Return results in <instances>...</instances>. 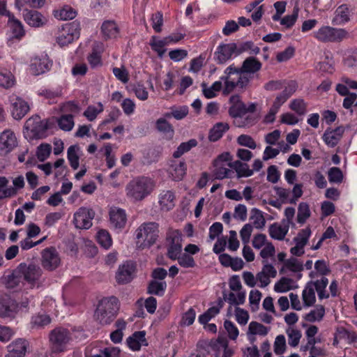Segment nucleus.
<instances>
[{
  "label": "nucleus",
  "instance_id": "nucleus-1",
  "mask_svg": "<svg viewBox=\"0 0 357 357\" xmlns=\"http://www.w3.org/2000/svg\"><path fill=\"white\" fill-rule=\"evenodd\" d=\"M155 188L154 181L148 176H137L130 181L126 187V196L135 201H142L149 196Z\"/></svg>",
  "mask_w": 357,
  "mask_h": 357
},
{
  "label": "nucleus",
  "instance_id": "nucleus-2",
  "mask_svg": "<svg viewBox=\"0 0 357 357\" xmlns=\"http://www.w3.org/2000/svg\"><path fill=\"white\" fill-rule=\"evenodd\" d=\"M231 68L237 67L234 63L231 64L226 68L224 70V75L220 77L221 81L224 82L225 84L224 94H229L235 89L245 90L251 80V77L248 75L239 72L235 73L232 70H229Z\"/></svg>",
  "mask_w": 357,
  "mask_h": 357
},
{
  "label": "nucleus",
  "instance_id": "nucleus-3",
  "mask_svg": "<svg viewBox=\"0 0 357 357\" xmlns=\"http://www.w3.org/2000/svg\"><path fill=\"white\" fill-rule=\"evenodd\" d=\"M119 310V300L115 296L104 298L96 308L95 316L102 325L109 324Z\"/></svg>",
  "mask_w": 357,
  "mask_h": 357
},
{
  "label": "nucleus",
  "instance_id": "nucleus-4",
  "mask_svg": "<svg viewBox=\"0 0 357 357\" xmlns=\"http://www.w3.org/2000/svg\"><path fill=\"white\" fill-rule=\"evenodd\" d=\"M159 225L155 222L142 223L135 231L137 244L140 248L153 245L158 238Z\"/></svg>",
  "mask_w": 357,
  "mask_h": 357
},
{
  "label": "nucleus",
  "instance_id": "nucleus-5",
  "mask_svg": "<svg viewBox=\"0 0 357 357\" xmlns=\"http://www.w3.org/2000/svg\"><path fill=\"white\" fill-rule=\"evenodd\" d=\"M70 340L71 333L66 328L58 327L50 333V346L54 353L64 351Z\"/></svg>",
  "mask_w": 357,
  "mask_h": 357
},
{
  "label": "nucleus",
  "instance_id": "nucleus-6",
  "mask_svg": "<svg viewBox=\"0 0 357 357\" xmlns=\"http://www.w3.org/2000/svg\"><path fill=\"white\" fill-rule=\"evenodd\" d=\"M347 35L345 29L329 26H324L314 33V38L322 43L340 42L347 38Z\"/></svg>",
  "mask_w": 357,
  "mask_h": 357
},
{
  "label": "nucleus",
  "instance_id": "nucleus-7",
  "mask_svg": "<svg viewBox=\"0 0 357 357\" xmlns=\"http://www.w3.org/2000/svg\"><path fill=\"white\" fill-rule=\"evenodd\" d=\"M231 155L229 153L225 152L221 153L213 161V174L216 179H223L229 177L231 171L229 167H232V163L230 162Z\"/></svg>",
  "mask_w": 357,
  "mask_h": 357
},
{
  "label": "nucleus",
  "instance_id": "nucleus-8",
  "mask_svg": "<svg viewBox=\"0 0 357 357\" xmlns=\"http://www.w3.org/2000/svg\"><path fill=\"white\" fill-rule=\"evenodd\" d=\"M79 24L73 22L66 24L59 32L56 41L60 46H66L71 43L74 40L79 37Z\"/></svg>",
  "mask_w": 357,
  "mask_h": 357
},
{
  "label": "nucleus",
  "instance_id": "nucleus-9",
  "mask_svg": "<svg viewBox=\"0 0 357 357\" xmlns=\"http://www.w3.org/2000/svg\"><path fill=\"white\" fill-rule=\"evenodd\" d=\"M50 128L49 121L46 119L40 120L38 116L29 118L24 126V128L27 131H30L33 137L36 138L44 137Z\"/></svg>",
  "mask_w": 357,
  "mask_h": 357
},
{
  "label": "nucleus",
  "instance_id": "nucleus-10",
  "mask_svg": "<svg viewBox=\"0 0 357 357\" xmlns=\"http://www.w3.org/2000/svg\"><path fill=\"white\" fill-rule=\"evenodd\" d=\"M61 259L54 247L46 248L41 252V265L47 271L55 270L60 264Z\"/></svg>",
  "mask_w": 357,
  "mask_h": 357
},
{
  "label": "nucleus",
  "instance_id": "nucleus-11",
  "mask_svg": "<svg viewBox=\"0 0 357 357\" xmlns=\"http://www.w3.org/2000/svg\"><path fill=\"white\" fill-rule=\"evenodd\" d=\"M95 212L91 208L81 207L74 214V223L77 228L89 229L92 225V220L94 218Z\"/></svg>",
  "mask_w": 357,
  "mask_h": 357
},
{
  "label": "nucleus",
  "instance_id": "nucleus-12",
  "mask_svg": "<svg viewBox=\"0 0 357 357\" xmlns=\"http://www.w3.org/2000/svg\"><path fill=\"white\" fill-rule=\"evenodd\" d=\"M236 45L235 43L220 44L214 53V59L218 64H225L232 56H236Z\"/></svg>",
  "mask_w": 357,
  "mask_h": 357
},
{
  "label": "nucleus",
  "instance_id": "nucleus-13",
  "mask_svg": "<svg viewBox=\"0 0 357 357\" xmlns=\"http://www.w3.org/2000/svg\"><path fill=\"white\" fill-rule=\"evenodd\" d=\"M167 240L170 242L167 248V256L169 259L176 260L181 255V234L178 230L173 231L169 234Z\"/></svg>",
  "mask_w": 357,
  "mask_h": 357
},
{
  "label": "nucleus",
  "instance_id": "nucleus-14",
  "mask_svg": "<svg viewBox=\"0 0 357 357\" xmlns=\"http://www.w3.org/2000/svg\"><path fill=\"white\" fill-rule=\"evenodd\" d=\"M261 67L262 63L259 59L255 56H248L243 61L241 67L231 68L229 70L239 72L251 77L250 75L259 72Z\"/></svg>",
  "mask_w": 357,
  "mask_h": 357
},
{
  "label": "nucleus",
  "instance_id": "nucleus-15",
  "mask_svg": "<svg viewBox=\"0 0 357 357\" xmlns=\"http://www.w3.org/2000/svg\"><path fill=\"white\" fill-rule=\"evenodd\" d=\"M10 101L11 115L16 120L22 119L30 109L29 104L19 96L13 95Z\"/></svg>",
  "mask_w": 357,
  "mask_h": 357
},
{
  "label": "nucleus",
  "instance_id": "nucleus-16",
  "mask_svg": "<svg viewBox=\"0 0 357 357\" xmlns=\"http://www.w3.org/2000/svg\"><path fill=\"white\" fill-rule=\"evenodd\" d=\"M135 266L132 261H126L120 265L116 273V280L119 284H127L133 278Z\"/></svg>",
  "mask_w": 357,
  "mask_h": 357
},
{
  "label": "nucleus",
  "instance_id": "nucleus-17",
  "mask_svg": "<svg viewBox=\"0 0 357 357\" xmlns=\"http://www.w3.org/2000/svg\"><path fill=\"white\" fill-rule=\"evenodd\" d=\"M110 224L115 229H123L127 222L126 211L123 208L112 206L109 211Z\"/></svg>",
  "mask_w": 357,
  "mask_h": 357
},
{
  "label": "nucleus",
  "instance_id": "nucleus-18",
  "mask_svg": "<svg viewBox=\"0 0 357 357\" xmlns=\"http://www.w3.org/2000/svg\"><path fill=\"white\" fill-rule=\"evenodd\" d=\"M20 268L24 275V280L31 284L39 280L43 273L40 266L34 264L29 265L20 264Z\"/></svg>",
  "mask_w": 357,
  "mask_h": 357
},
{
  "label": "nucleus",
  "instance_id": "nucleus-19",
  "mask_svg": "<svg viewBox=\"0 0 357 357\" xmlns=\"http://www.w3.org/2000/svg\"><path fill=\"white\" fill-rule=\"evenodd\" d=\"M17 145V137L13 131L6 130L1 133L0 151L8 153L16 147Z\"/></svg>",
  "mask_w": 357,
  "mask_h": 357
},
{
  "label": "nucleus",
  "instance_id": "nucleus-20",
  "mask_svg": "<svg viewBox=\"0 0 357 357\" xmlns=\"http://www.w3.org/2000/svg\"><path fill=\"white\" fill-rule=\"evenodd\" d=\"M51 63L47 56H35L31 61L30 71L34 75L45 73L50 70Z\"/></svg>",
  "mask_w": 357,
  "mask_h": 357
},
{
  "label": "nucleus",
  "instance_id": "nucleus-21",
  "mask_svg": "<svg viewBox=\"0 0 357 357\" xmlns=\"http://www.w3.org/2000/svg\"><path fill=\"white\" fill-rule=\"evenodd\" d=\"M215 357H232L234 351L228 347V340L225 337H218L211 344Z\"/></svg>",
  "mask_w": 357,
  "mask_h": 357
},
{
  "label": "nucleus",
  "instance_id": "nucleus-22",
  "mask_svg": "<svg viewBox=\"0 0 357 357\" xmlns=\"http://www.w3.org/2000/svg\"><path fill=\"white\" fill-rule=\"evenodd\" d=\"M231 104L229 114L231 117H241L246 114V105L241 100L238 95H233L229 98Z\"/></svg>",
  "mask_w": 357,
  "mask_h": 357
},
{
  "label": "nucleus",
  "instance_id": "nucleus-23",
  "mask_svg": "<svg viewBox=\"0 0 357 357\" xmlns=\"http://www.w3.org/2000/svg\"><path fill=\"white\" fill-rule=\"evenodd\" d=\"M187 165L185 160H172L169 173L174 181H181L186 174Z\"/></svg>",
  "mask_w": 357,
  "mask_h": 357
},
{
  "label": "nucleus",
  "instance_id": "nucleus-24",
  "mask_svg": "<svg viewBox=\"0 0 357 357\" xmlns=\"http://www.w3.org/2000/svg\"><path fill=\"white\" fill-rule=\"evenodd\" d=\"M144 331H136L126 339L128 347L132 351H139L142 345H148Z\"/></svg>",
  "mask_w": 357,
  "mask_h": 357
},
{
  "label": "nucleus",
  "instance_id": "nucleus-25",
  "mask_svg": "<svg viewBox=\"0 0 357 357\" xmlns=\"http://www.w3.org/2000/svg\"><path fill=\"white\" fill-rule=\"evenodd\" d=\"M155 127L156 130L162 135L164 139L171 140L174 137V128L165 119H158L155 121Z\"/></svg>",
  "mask_w": 357,
  "mask_h": 357
},
{
  "label": "nucleus",
  "instance_id": "nucleus-26",
  "mask_svg": "<svg viewBox=\"0 0 357 357\" xmlns=\"http://www.w3.org/2000/svg\"><path fill=\"white\" fill-rule=\"evenodd\" d=\"M8 357H24L26 351V342L23 339H17L8 346Z\"/></svg>",
  "mask_w": 357,
  "mask_h": 357
},
{
  "label": "nucleus",
  "instance_id": "nucleus-27",
  "mask_svg": "<svg viewBox=\"0 0 357 357\" xmlns=\"http://www.w3.org/2000/svg\"><path fill=\"white\" fill-rule=\"evenodd\" d=\"M175 195L172 190H163L159 195V204L162 211H168L175 206Z\"/></svg>",
  "mask_w": 357,
  "mask_h": 357
},
{
  "label": "nucleus",
  "instance_id": "nucleus-28",
  "mask_svg": "<svg viewBox=\"0 0 357 357\" xmlns=\"http://www.w3.org/2000/svg\"><path fill=\"white\" fill-rule=\"evenodd\" d=\"M282 224V225L275 222L269 227V235L272 238L279 241L283 240L284 238L289 231V225H287L286 223Z\"/></svg>",
  "mask_w": 357,
  "mask_h": 357
},
{
  "label": "nucleus",
  "instance_id": "nucleus-29",
  "mask_svg": "<svg viewBox=\"0 0 357 357\" xmlns=\"http://www.w3.org/2000/svg\"><path fill=\"white\" fill-rule=\"evenodd\" d=\"M101 31L105 38H115L119 33V28L115 21L106 20L102 24Z\"/></svg>",
  "mask_w": 357,
  "mask_h": 357
},
{
  "label": "nucleus",
  "instance_id": "nucleus-30",
  "mask_svg": "<svg viewBox=\"0 0 357 357\" xmlns=\"http://www.w3.org/2000/svg\"><path fill=\"white\" fill-rule=\"evenodd\" d=\"M24 18L29 25L34 27H39L45 23V18L36 10H26Z\"/></svg>",
  "mask_w": 357,
  "mask_h": 357
},
{
  "label": "nucleus",
  "instance_id": "nucleus-31",
  "mask_svg": "<svg viewBox=\"0 0 357 357\" xmlns=\"http://www.w3.org/2000/svg\"><path fill=\"white\" fill-rule=\"evenodd\" d=\"M349 13L350 11L347 5L342 4L335 11V16L333 20V24L341 25L348 22L350 20Z\"/></svg>",
  "mask_w": 357,
  "mask_h": 357
},
{
  "label": "nucleus",
  "instance_id": "nucleus-32",
  "mask_svg": "<svg viewBox=\"0 0 357 357\" xmlns=\"http://www.w3.org/2000/svg\"><path fill=\"white\" fill-rule=\"evenodd\" d=\"M236 56H238L244 52H248L251 55H257L259 53L260 49L256 46L252 41H245L236 43Z\"/></svg>",
  "mask_w": 357,
  "mask_h": 357
},
{
  "label": "nucleus",
  "instance_id": "nucleus-33",
  "mask_svg": "<svg viewBox=\"0 0 357 357\" xmlns=\"http://www.w3.org/2000/svg\"><path fill=\"white\" fill-rule=\"evenodd\" d=\"M16 312V305L13 301L3 299L0 302V317H14Z\"/></svg>",
  "mask_w": 357,
  "mask_h": 357
},
{
  "label": "nucleus",
  "instance_id": "nucleus-34",
  "mask_svg": "<svg viewBox=\"0 0 357 357\" xmlns=\"http://www.w3.org/2000/svg\"><path fill=\"white\" fill-rule=\"evenodd\" d=\"M221 79L219 81L215 82L211 86H208L207 84L205 82H202L201 84V87L202 89L203 95L208 99H211L215 98L217 96V92H219L222 87Z\"/></svg>",
  "mask_w": 357,
  "mask_h": 357
},
{
  "label": "nucleus",
  "instance_id": "nucleus-35",
  "mask_svg": "<svg viewBox=\"0 0 357 357\" xmlns=\"http://www.w3.org/2000/svg\"><path fill=\"white\" fill-rule=\"evenodd\" d=\"M229 128V124L227 123H218L210 130L208 139L211 142H216L219 140L223 134Z\"/></svg>",
  "mask_w": 357,
  "mask_h": 357
},
{
  "label": "nucleus",
  "instance_id": "nucleus-36",
  "mask_svg": "<svg viewBox=\"0 0 357 357\" xmlns=\"http://www.w3.org/2000/svg\"><path fill=\"white\" fill-rule=\"evenodd\" d=\"M8 26L15 38H21L24 35V30L20 21L13 15L8 20Z\"/></svg>",
  "mask_w": 357,
  "mask_h": 357
},
{
  "label": "nucleus",
  "instance_id": "nucleus-37",
  "mask_svg": "<svg viewBox=\"0 0 357 357\" xmlns=\"http://www.w3.org/2000/svg\"><path fill=\"white\" fill-rule=\"evenodd\" d=\"M80 148L77 145L70 146L67 151V158L71 167L73 169H77L79 167V160Z\"/></svg>",
  "mask_w": 357,
  "mask_h": 357
},
{
  "label": "nucleus",
  "instance_id": "nucleus-38",
  "mask_svg": "<svg viewBox=\"0 0 357 357\" xmlns=\"http://www.w3.org/2000/svg\"><path fill=\"white\" fill-rule=\"evenodd\" d=\"M149 45L151 49L154 52H157L158 56L160 57H162L166 52V50L164 47L167 45H169L165 38L162 40H159L155 36L151 37Z\"/></svg>",
  "mask_w": 357,
  "mask_h": 357
},
{
  "label": "nucleus",
  "instance_id": "nucleus-39",
  "mask_svg": "<svg viewBox=\"0 0 357 357\" xmlns=\"http://www.w3.org/2000/svg\"><path fill=\"white\" fill-rule=\"evenodd\" d=\"M57 123L61 130L66 132L70 131L75 126L74 116L63 114L57 119Z\"/></svg>",
  "mask_w": 357,
  "mask_h": 357
},
{
  "label": "nucleus",
  "instance_id": "nucleus-40",
  "mask_svg": "<svg viewBox=\"0 0 357 357\" xmlns=\"http://www.w3.org/2000/svg\"><path fill=\"white\" fill-rule=\"evenodd\" d=\"M197 145V141L195 139H191L188 142H182L173 153L172 155L174 158H179L181 155L190 151Z\"/></svg>",
  "mask_w": 357,
  "mask_h": 357
},
{
  "label": "nucleus",
  "instance_id": "nucleus-41",
  "mask_svg": "<svg viewBox=\"0 0 357 357\" xmlns=\"http://www.w3.org/2000/svg\"><path fill=\"white\" fill-rule=\"evenodd\" d=\"M325 314V308L321 305H318L315 308L306 314L304 319L309 322L321 321Z\"/></svg>",
  "mask_w": 357,
  "mask_h": 357
},
{
  "label": "nucleus",
  "instance_id": "nucleus-42",
  "mask_svg": "<svg viewBox=\"0 0 357 357\" xmlns=\"http://www.w3.org/2000/svg\"><path fill=\"white\" fill-rule=\"evenodd\" d=\"M166 289V282L152 280L149 284L148 293L161 296L165 294Z\"/></svg>",
  "mask_w": 357,
  "mask_h": 357
},
{
  "label": "nucleus",
  "instance_id": "nucleus-43",
  "mask_svg": "<svg viewBox=\"0 0 357 357\" xmlns=\"http://www.w3.org/2000/svg\"><path fill=\"white\" fill-rule=\"evenodd\" d=\"M9 180L6 176H0V200L13 197L14 190L8 186Z\"/></svg>",
  "mask_w": 357,
  "mask_h": 357
},
{
  "label": "nucleus",
  "instance_id": "nucleus-44",
  "mask_svg": "<svg viewBox=\"0 0 357 357\" xmlns=\"http://www.w3.org/2000/svg\"><path fill=\"white\" fill-rule=\"evenodd\" d=\"M309 284H312V287L315 288L318 294V297L320 300L329 297V294H326L325 291V289L328 284V280L326 278L322 277L321 280H318Z\"/></svg>",
  "mask_w": 357,
  "mask_h": 357
},
{
  "label": "nucleus",
  "instance_id": "nucleus-45",
  "mask_svg": "<svg viewBox=\"0 0 357 357\" xmlns=\"http://www.w3.org/2000/svg\"><path fill=\"white\" fill-rule=\"evenodd\" d=\"M303 303L305 306L310 307L314 305L316 301L314 289L312 284H308L303 291L302 294Z\"/></svg>",
  "mask_w": 357,
  "mask_h": 357
},
{
  "label": "nucleus",
  "instance_id": "nucleus-46",
  "mask_svg": "<svg viewBox=\"0 0 357 357\" xmlns=\"http://www.w3.org/2000/svg\"><path fill=\"white\" fill-rule=\"evenodd\" d=\"M76 11L69 6H65L54 12V17L61 20H68L75 18Z\"/></svg>",
  "mask_w": 357,
  "mask_h": 357
},
{
  "label": "nucleus",
  "instance_id": "nucleus-47",
  "mask_svg": "<svg viewBox=\"0 0 357 357\" xmlns=\"http://www.w3.org/2000/svg\"><path fill=\"white\" fill-rule=\"evenodd\" d=\"M232 167L236 170L238 177H248L253 174V170L249 168L248 165L239 160L234 162Z\"/></svg>",
  "mask_w": 357,
  "mask_h": 357
},
{
  "label": "nucleus",
  "instance_id": "nucleus-48",
  "mask_svg": "<svg viewBox=\"0 0 357 357\" xmlns=\"http://www.w3.org/2000/svg\"><path fill=\"white\" fill-rule=\"evenodd\" d=\"M310 215L309 205L305 202H301L298 207L297 222L299 224H304Z\"/></svg>",
  "mask_w": 357,
  "mask_h": 357
},
{
  "label": "nucleus",
  "instance_id": "nucleus-49",
  "mask_svg": "<svg viewBox=\"0 0 357 357\" xmlns=\"http://www.w3.org/2000/svg\"><path fill=\"white\" fill-rule=\"evenodd\" d=\"M251 213L250 219L252 220L253 225L257 229H262L266 224V220L262 212L257 208H252Z\"/></svg>",
  "mask_w": 357,
  "mask_h": 357
},
{
  "label": "nucleus",
  "instance_id": "nucleus-50",
  "mask_svg": "<svg viewBox=\"0 0 357 357\" xmlns=\"http://www.w3.org/2000/svg\"><path fill=\"white\" fill-rule=\"evenodd\" d=\"M268 333V328L261 324L256 321H251L248 326V335H266Z\"/></svg>",
  "mask_w": 357,
  "mask_h": 357
},
{
  "label": "nucleus",
  "instance_id": "nucleus-51",
  "mask_svg": "<svg viewBox=\"0 0 357 357\" xmlns=\"http://www.w3.org/2000/svg\"><path fill=\"white\" fill-rule=\"evenodd\" d=\"M103 111V105L99 102L98 107L89 106L84 111L83 115L90 121H94L98 114Z\"/></svg>",
  "mask_w": 357,
  "mask_h": 357
},
{
  "label": "nucleus",
  "instance_id": "nucleus-52",
  "mask_svg": "<svg viewBox=\"0 0 357 357\" xmlns=\"http://www.w3.org/2000/svg\"><path fill=\"white\" fill-rule=\"evenodd\" d=\"M38 95L45 97L46 99L52 100L56 98L61 97L62 95V89L61 88L53 89H43L39 91Z\"/></svg>",
  "mask_w": 357,
  "mask_h": 357
},
{
  "label": "nucleus",
  "instance_id": "nucleus-53",
  "mask_svg": "<svg viewBox=\"0 0 357 357\" xmlns=\"http://www.w3.org/2000/svg\"><path fill=\"white\" fill-rule=\"evenodd\" d=\"M97 239L98 243L105 249H108L112 245V241L111 236L106 230H100L98 232Z\"/></svg>",
  "mask_w": 357,
  "mask_h": 357
},
{
  "label": "nucleus",
  "instance_id": "nucleus-54",
  "mask_svg": "<svg viewBox=\"0 0 357 357\" xmlns=\"http://www.w3.org/2000/svg\"><path fill=\"white\" fill-rule=\"evenodd\" d=\"M61 112L64 114H77L80 111V107L77 103L74 101H68L61 105Z\"/></svg>",
  "mask_w": 357,
  "mask_h": 357
},
{
  "label": "nucleus",
  "instance_id": "nucleus-55",
  "mask_svg": "<svg viewBox=\"0 0 357 357\" xmlns=\"http://www.w3.org/2000/svg\"><path fill=\"white\" fill-rule=\"evenodd\" d=\"M328 178L330 183H340L343 180V174L339 167H333L328 171Z\"/></svg>",
  "mask_w": 357,
  "mask_h": 357
},
{
  "label": "nucleus",
  "instance_id": "nucleus-56",
  "mask_svg": "<svg viewBox=\"0 0 357 357\" xmlns=\"http://www.w3.org/2000/svg\"><path fill=\"white\" fill-rule=\"evenodd\" d=\"M311 235V229L310 227H306L299 231L297 236L294 238L296 243L301 245L303 247L307 243L308 239Z\"/></svg>",
  "mask_w": 357,
  "mask_h": 357
},
{
  "label": "nucleus",
  "instance_id": "nucleus-57",
  "mask_svg": "<svg viewBox=\"0 0 357 357\" xmlns=\"http://www.w3.org/2000/svg\"><path fill=\"white\" fill-rule=\"evenodd\" d=\"M45 0H15V7L20 10L24 6L32 8H40L45 3Z\"/></svg>",
  "mask_w": 357,
  "mask_h": 357
},
{
  "label": "nucleus",
  "instance_id": "nucleus-58",
  "mask_svg": "<svg viewBox=\"0 0 357 357\" xmlns=\"http://www.w3.org/2000/svg\"><path fill=\"white\" fill-rule=\"evenodd\" d=\"M51 322L50 317L47 314H37L31 319V325L33 328H41Z\"/></svg>",
  "mask_w": 357,
  "mask_h": 357
},
{
  "label": "nucleus",
  "instance_id": "nucleus-59",
  "mask_svg": "<svg viewBox=\"0 0 357 357\" xmlns=\"http://www.w3.org/2000/svg\"><path fill=\"white\" fill-rule=\"evenodd\" d=\"M292 279L283 277L274 285V290L276 292H287L291 289Z\"/></svg>",
  "mask_w": 357,
  "mask_h": 357
},
{
  "label": "nucleus",
  "instance_id": "nucleus-60",
  "mask_svg": "<svg viewBox=\"0 0 357 357\" xmlns=\"http://www.w3.org/2000/svg\"><path fill=\"white\" fill-rule=\"evenodd\" d=\"M306 103L301 98L293 100L289 105L291 109L296 112L299 115H303L306 112Z\"/></svg>",
  "mask_w": 357,
  "mask_h": 357
},
{
  "label": "nucleus",
  "instance_id": "nucleus-61",
  "mask_svg": "<svg viewBox=\"0 0 357 357\" xmlns=\"http://www.w3.org/2000/svg\"><path fill=\"white\" fill-rule=\"evenodd\" d=\"M323 139L329 147H335L341 139L330 130H326L323 135Z\"/></svg>",
  "mask_w": 357,
  "mask_h": 357
},
{
  "label": "nucleus",
  "instance_id": "nucleus-62",
  "mask_svg": "<svg viewBox=\"0 0 357 357\" xmlns=\"http://www.w3.org/2000/svg\"><path fill=\"white\" fill-rule=\"evenodd\" d=\"M176 259H177L178 264L184 268H193L196 266L193 257L187 253L181 254Z\"/></svg>",
  "mask_w": 357,
  "mask_h": 357
},
{
  "label": "nucleus",
  "instance_id": "nucleus-63",
  "mask_svg": "<svg viewBox=\"0 0 357 357\" xmlns=\"http://www.w3.org/2000/svg\"><path fill=\"white\" fill-rule=\"evenodd\" d=\"M237 143L242 146H245L251 149H255L257 147V144L253 138L248 135H241L237 138Z\"/></svg>",
  "mask_w": 357,
  "mask_h": 357
},
{
  "label": "nucleus",
  "instance_id": "nucleus-64",
  "mask_svg": "<svg viewBox=\"0 0 357 357\" xmlns=\"http://www.w3.org/2000/svg\"><path fill=\"white\" fill-rule=\"evenodd\" d=\"M287 333L288 335L289 344L293 347H296L301 337V331L296 329L289 328L287 331Z\"/></svg>",
  "mask_w": 357,
  "mask_h": 357
}]
</instances>
